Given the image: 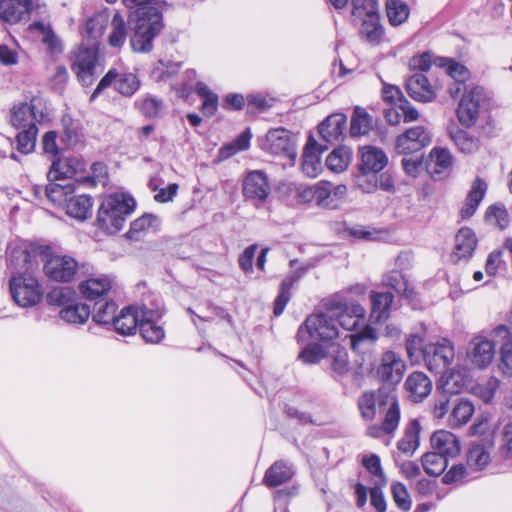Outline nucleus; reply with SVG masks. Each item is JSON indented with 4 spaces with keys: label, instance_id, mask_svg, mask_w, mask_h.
<instances>
[{
    "label": "nucleus",
    "instance_id": "f257e3e1",
    "mask_svg": "<svg viewBox=\"0 0 512 512\" xmlns=\"http://www.w3.org/2000/svg\"><path fill=\"white\" fill-rule=\"evenodd\" d=\"M324 309L307 317L297 333L299 342L308 339L331 341L340 336L337 324L345 331H353L366 315L363 306L355 301L348 302L339 294L328 299Z\"/></svg>",
    "mask_w": 512,
    "mask_h": 512
},
{
    "label": "nucleus",
    "instance_id": "f03ea898",
    "mask_svg": "<svg viewBox=\"0 0 512 512\" xmlns=\"http://www.w3.org/2000/svg\"><path fill=\"white\" fill-rule=\"evenodd\" d=\"M128 9L138 7L134 33L130 40L134 52H149L152 41L162 29V15L155 7H145L149 0H122Z\"/></svg>",
    "mask_w": 512,
    "mask_h": 512
},
{
    "label": "nucleus",
    "instance_id": "7ed1b4c3",
    "mask_svg": "<svg viewBox=\"0 0 512 512\" xmlns=\"http://www.w3.org/2000/svg\"><path fill=\"white\" fill-rule=\"evenodd\" d=\"M21 260L24 263L25 272L11 277L10 290L14 301L22 307H30L38 304L43 296V287L38 279L29 271L37 268L28 252L16 250L12 254V262Z\"/></svg>",
    "mask_w": 512,
    "mask_h": 512
},
{
    "label": "nucleus",
    "instance_id": "20e7f679",
    "mask_svg": "<svg viewBox=\"0 0 512 512\" xmlns=\"http://www.w3.org/2000/svg\"><path fill=\"white\" fill-rule=\"evenodd\" d=\"M135 208V201L125 193H114L102 201L98 213L99 226L108 233H116L122 229L124 222Z\"/></svg>",
    "mask_w": 512,
    "mask_h": 512
},
{
    "label": "nucleus",
    "instance_id": "39448f33",
    "mask_svg": "<svg viewBox=\"0 0 512 512\" xmlns=\"http://www.w3.org/2000/svg\"><path fill=\"white\" fill-rule=\"evenodd\" d=\"M48 111L41 97H33L29 102L15 105L11 110V124L16 129L36 128L37 123L47 120Z\"/></svg>",
    "mask_w": 512,
    "mask_h": 512
},
{
    "label": "nucleus",
    "instance_id": "423d86ee",
    "mask_svg": "<svg viewBox=\"0 0 512 512\" xmlns=\"http://www.w3.org/2000/svg\"><path fill=\"white\" fill-rule=\"evenodd\" d=\"M486 100V92L481 86H465L457 108L459 122L467 128L474 126L479 119L481 106Z\"/></svg>",
    "mask_w": 512,
    "mask_h": 512
},
{
    "label": "nucleus",
    "instance_id": "0eeeda50",
    "mask_svg": "<svg viewBox=\"0 0 512 512\" xmlns=\"http://www.w3.org/2000/svg\"><path fill=\"white\" fill-rule=\"evenodd\" d=\"M361 463L374 485L370 489V504L377 512H385L387 504L381 488L386 485L387 478L380 457L376 454H365L362 456Z\"/></svg>",
    "mask_w": 512,
    "mask_h": 512
},
{
    "label": "nucleus",
    "instance_id": "6e6552de",
    "mask_svg": "<svg viewBox=\"0 0 512 512\" xmlns=\"http://www.w3.org/2000/svg\"><path fill=\"white\" fill-rule=\"evenodd\" d=\"M78 270V262L69 255L43 252V272L50 280L66 283L74 279Z\"/></svg>",
    "mask_w": 512,
    "mask_h": 512
},
{
    "label": "nucleus",
    "instance_id": "1a4fd4ad",
    "mask_svg": "<svg viewBox=\"0 0 512 512\" xmlns=\"http://www.w3.org/2000/svg\"><path fill=\"white\" fill-rule=\"evenodd\" d=\"M455 358L453 343L447 338L430 342L424 349V363L434 373H443Z\"/></svg>",
    "mask_w": 512,
    "mask_h": 512
},
{
    "label": "nucleus",
    "instance_id": "9d476101",
    "mask_svg": "<svg viewBox=\"0 0 512 512\" xmlns=\"http://www.w3.org/2000/svg\"><path fill=\"white\" fill-rule=\"evenodd\" d=\"M110 85H113L114 89L122 96L132 97L139 90L141 81L135 73L118 72L116 69H110L98 83L91 99H95Z\"/></svg>",
    "mask_w": 512,
    "mask_h": 512
},
{
    "label": "nucleus",
    "instance_id": "9b49d317",
    "mask_svg": "<svg viewBox=\"0 0 512 512\" xmlns=\"http://www.w3.org/2000/svg\"><path fill=\"white\" fill-rule=\"evenodd\" d=\"M262 147L271 154L280 155L292 161L297 155L295 136L284 128L270 130Z\"/></svg>",
    "mask_w": 512,
    "mask_h": 512
},
{
    "label": "nucleus",
    "instance_id": "f8f14e48",
    "mask_svg": "<svg viewBox=\"0 0 512 512\" xmlns=\"http://www.w3.org/2000/svg\"><path fill=\"white\" fill-rule=\"evenodd\" d=\"M431 142V132L423 126H415L396 138L395 149L399 154H412L427 147Z\"/></svg>",
    "mask_w": 512,
    "mask_h": 512
},
{
    "label": "nucleus",
    "instance_id": "ddd939ff",
    "mask_svg": "<svg viewBox=\"0 0 512 512\" xmlns=\"http://www.w3.org/2000/svg\"><path fill=\"white\" fill-rule=\"evenodd\" d=\"M97 62V49L80 46L72 56V69L83 85H90L94 80V70Z\"/></svg>",
    "mask_w": 512,
    "mask_h": 512
},
{
    "label": "nucleus",
    "instance_id": "4468645a",
    "mask_svg": "<svg viewBox=\"0 0 512 512\" xmlns=\"http://www.w3.org/2000/svg\"><path fill=\"white\" fill-rule=\"evenodd\" d=\"M494 341L497 340L492 335L491 338H488L479 334L472 338L468 346L467 356L474 366L484 369L492 363L495 356Z\"/></svg>",
    "mask_w": 512,
    "mask_h": 512
},
{
    "label": "nucleus",
    "instance_id": "2eb2a0df",
    "mask_svg": "<svg viewBox=\"0 0 512 512\" xmlns=\"http://www.w3.org/2000/svg\"><path fill=\"white\" fill-rule=\"evenodd\" d=\"M406 371L405 361L394 351H385L376 369L377 376L383 382L398 384Z\"/></svg>",
    "mask_w": 512,
    "mask_h": 512
},
{
    "label": "nucleus",
    "instance_id": "dca6fc26",
    "mask_svg": "<svg viewBox=\"0 0 512 512\" xmlns=\"http://www.w3.org/2000/svg\"><path fill=\"white\" fill-rule=\"evenodd\" d=\"M270 194L267 176L262 171H251L243 182V195L250 200L263 202Z\"/></svg>",
    "mask_w": 512,
    "mask_h": 512
},
{
    "label": "nucleus",
    "instance_id": "f3484780",
    "mask_svg": "<svg viewBox=\"0 0 512 512\" xmlns=\"http://www.w3.org/2000/svg\"><path fill=\"white\" fill-rule=\"evenodd\" d=\"M434 452L445 457L454 458L460 454L461 446L458 437L448 430L435 431L430 438Z\"/></svg>",
    "mask_w": 512,
    "mask_h": 512
},
{
    "label": "nucleus",
    "instance_id": "a211bd4d",
    "mask_svg": "<svg viewBox=\"0 0 512 512\" xmlns=\"http://www.w3.org/2000/svg\"><path fill=\"white\" fill-rule=\"evenodd\" d=\"M406 90L411 98L419 102H431L437 95V87L431 85L421 73H416L407 80Z\"/></svg>",
    "mask_w": 512,
    "mask_h": 512
},
{
    "label": "nucleus",
    "instance_id": "6ab92c4d",
    "mask_svg": "<svg viewBox=\"0 0 512 512\" xmlns=\"http://www.w3.org/2000/svg\"><path fill=\"white\" fill-rule=\"evenodd\" d=\"M492 336L501 343L500 369L506 376L512 377V333L505 325H499L492 331Z\"/></svg>",
    "mask_w": 512,
    "mask_h": 512
},
{
    "label": "nucleus",
    "instance_id": "aec40b11",
    "mask_svg": "<svg viewBox=\"0 0 512 512\" xmlns=\"http://www.w3.org/2000/svg\"><path fill=\"white\" fill-rule=\"evenodd\" d=\"M142 310L147 309L132 306L123 308L114 319L113 326L115 331L122 335L134 334L137 328H140Z\"/></svg>",
    "mask_w": 512,
    "mask_h": 512
},
{
    "label": "nucleus",
    "instance_id": "412c9836",
    "mask_svg": "<svg viewBox=\"0 0 512 512\" xmlns=\"http://www.w3.org/2000/svg\"><path fill=\"white\" fill-rule=\"evenodd\" d=\"M160 314L153 310H142V321L140 322V334L146 342L159 343L165 335L162 326L157 324Z\"/></svg>",
    "mask_w": 512,
    "mask_h": 512
},
{
    "label": "nucleus",
    "instance_id": "4be33fe9",
    "mask_svg": "<svg viewBox=\"0 0 512 512\" xmlns=\"http://www.w3.org/2000/svg\"><path fill=\"white\" fill-rule=\"evenodd\" d=\"M475 412V406L467 398H458L452 403L451 411L447 417L450 428H460L466 425Z\"/></svg>",
    "mask_w": 512,
    "mask_h": 512
},
{
    "label": "nucleus",
    "instance_id": "5701e85b",
    "mask_svg": "<svg viewBox=\"0 0 512 512\" xmlns=\"http://www.w3.org/2000/svg\"><path fill=\"white\" fill-rule=\"evenodd\" d=\"M476 245L477 238L475 233L470 228H461L455 237V248L452 255L454 261L471 257Z\"/></svg>",
    "mask_w": 512,
    "mask_h": 512
},
{
    "label": "nucleus",
    "instance_id": "b1692460",
    "mask_svg": "<svg viewBox=\"0 0 512 512\" xmlns=\"http://www.w3.org/2000/svg\"><path fill=\"white\" fill-rule=\"evenodd\" d=\"M361 151L360 170L378 173L386 167L388 157L383 150L375 146H364Z\"/></svg>",
    "mask_w": 512,
    "mask_h": 512
},
{
    "label": "nucleus",
    "instance_id": "393cba45",
    "mask_svg": "<svg viewBox=\"0 0 512 512\" xmlns=\"http://www.w3.org/2000/svg\"><path fill=\"white\" fill-rule=\"evenodd\" d=\"M372 304L370 321L378 323L387 320L393 302V295L389 292H372L370 294Z\"/></svg>",
    "mask_w": 512,
    "mask_h": 512
},
{
    "label": "nucleus",
    "instance_id": "a878e982",
    "mask_svg": "<svg viewBox=\"0 0 512 512\" xmlns=\"http://www.w3.org/2000/svg\"><path fill=\"white\" fill-rule=\"evenodd\" d=\"M83 164L76 158H58L53 161L47 173L49 180H59L72 178L78 170L82 169Z\"/></svg>",
    "mask_w": 512,
    "mask_h": 512
},
{
    "label": "nucleus",
    "instance_id": "bb28decb",
    "mask_svg": "<svg viewBox=\"0 0 512 512\" xmlns=\"http://www.w3.org/2000/svg\"><path fill=\"white\" fill-rule=\"evenodd\" d=\"M405 387L410 396L416 400H422L427 397L432 390V382L423 372L411 373L405 382Z\"/></svg>",
    "mask_w": 512,
    "mask_h": 512
},
{
    "label": "nucleus",
    "instance_id": "cd10ccee",
    "mask_svg": "<svg viewBox=\"0 0 512 512\" xmlns=\"http://www.w3.org/2000/svg\"><path fill=\"white\" fill-rule=\"evenodd\" d=\"M346 122L343 114L330 115L319 125V134L327 142L336 141L343 135Z\"/></svg>",
    "mask_w": 512,
    "mask_h": 512
},
{
    "label": "nucleus",
    "instance_id": "c85d7f7f",
    "mask_svg": "<svg viewBox=\"0 0 512 512\" xmlns=\"http://www.w3.org/2000/svg\"><path fill=\"white\" fill-rule=\"evenodd\" d=\"M487 190V184L481 178H476L470 192L467 195L466 202L461 208L460 214L463 219L472 217L482 201Z\"/></svg>",
    "mask_w": 512,
    "mask_h": 512
},
{
    "label": "nucleus",
    "instance_id": "c756f323",
    "mask_svg": "<svg viewBox=\"0 0 512 512\" xmlns=\"http://www.w3.org/2000/svg\"><path fill=\"white\" fill-rule=\"evenodd\" d=\"M320 154L317 143L310 140L302 155V170L306 176L315 178L322 171Z\"/></svg>",
    "mask_w": 512,
    "mask_h": 512
},
{
    "label": "nucleus",
    "instance_id": "7c9ffc66",
    "mask_svg": "<svg viewBox=\"0 0 512 512\" xmlns=\"http://www.w3.org/2000/svg\"><path fill=\"white\" fill-rule=\"evenodd\" d=\"M303 268H295V270L286 276V278L282 281L280 287V293L275 300L274 303V314L275 316H279L285 309L288 301L291 296V288L295 282H297L303 275Z\"/></svg>",
    "mask_w": 512,
    "mask_h": 512
},
{
    "label": "nucleus",
    "instance_id": "2f4dec72",
    "mask_svg": "<svg viewBox=\"0 0 512 512\" xmlns=\"http://www.w3.org/2000/svg\"><path fill=\"white\" fill-rule=\"evenodd\" d=\"M65 210L67 215L78 220H85L91 214L92 199L88 195L69 196Z\"/></svg>",
    "mask_w": 512,
    "mask_h": 512
},
{
    "label": "nucleus",
    "instance_id": "473e14b6",
    "mask_svg": "<svg viewBox=\"0 0 512 512\" xmlns=\"http://www.w3.org/2000/svg\"><path fill=\"white\" fill-rule=\"evenodd\" d=\"M294 475L292 466L285 462H275L265 473L263 482L268 487H277L289 481Z\"/></svg>",
    "mask_w": 512,
    "mask_h": 512
},
{
    "label": "nucleus",
    "instance_id": "72a5a7b5",
    "mask_svg": "<svg viewBox=\"0 0 512 512\" xmlns=\"http://www.w3.org/2000/svg\"><path fill=\"white\" fill-rule=\"evenodd\" d=\"M112 286L109 277L102 276L98 278H89L80 283L79 289L81 293L89 300L96 299L105 295Z\"/></svg>",
    "mask_w": 512,
    "mask_h": 512
},
{
    "label": "nucleus",
    "instance_id": "f704fd0d",
    "mask_svg": "<svg viewBox=\"0 0 512 512\" xmlns=\"http://www.w3.org/2000/svg\"><path fill=\"white\" fill-rule=\"evenodd\" d=\"M453 157L445 148H433L429 154L428 169L432 174H443L452 168Z\"/></svg>",
    "mask_w": 512,
    "mask_h": 512
},
{
    "label": "nucleus",
    "instance_id": "c9c22d12",
    "mask_svg": "<svg viewBox=\"0 0 512 512\" xmlns=\"http://www.w3.org/2000/svg\"><path fill=\"white\" fill-rule=\"evenodd\" d=\"M30 28L38 34L41 42L47 46L49 51L52 53H60L62 51L61 40L55 34L50 24L35 22L31 24Z\"/></svg>",
    "mask_w": 512,
    "mask_h": 512
},
{
    "label": "nucleus",
    "instance_id": "e433bc0d",
    "mask_svg": "<svg viewBox=\"0 0 512 512\" xmlns=\"http://www.w3.org/2000/svg\"><path fill=\"white\" fill-rule=\"evenodd\" d=\"M350 148L340 146L335 148L326 158L327 168L334 173L344 172L351 162Z\"/></svg>",
    "mask_w": 512,
    "mask_h": 512
},
{
    "label": "nucleus",
    "instance_id": "4c0bfd02",
    "mask_svg": "<svg viewBox=\"0 0 512 512\" xmlns=\"http://www.w3.org/2000/svg\"><path fill=\"white\" fill-rule=\"evenodd\" d=\"M60 318L71 324H83L90 316V308L84 303L66 305L59 312Z\"/></svg>",
    "mask_w": 512,
    "mask_h": 512
},
{
    "label": "nucleus",
    "instance_id": "58836bf2",
    "mask_svg": "<svg viewBox=\"0 0 512 512\" xmlns=\"http://www.w3.org/2000/svg\"><path fill=\"white\" fill-rule=\"evenodd\" d=\"M420 425L413 420L406 427L404 436L398 442V449L405 454H413L419 447Z\"/></svg>",
    "mask_w": 512,
    "mask_h": 512
},
{
    "label": "nucleus",
    "instance_id": "ea45409f",
    "mask_svg": "<svg viewBox=\"0 0 512 512\" xmlns=\"http://www.w3.org/2000/svg\"><path fill=\"white\" fill-rule=\"evenodd\" d=\"M127 32L124 17L121 13L116 12L110 22L109 45L115 48L121 47L126 41Z\"/></svg>",
    "mask_w": 512,
    "mask_h": 512
},
{
    "label": "nucleus",
    "instance_id": "a19ab883",
    "mask_svg": "<svg viewBox=\"0 0 512 512\" xmlns=\"http://www.w3.org/2000/svg\"><path fill=\"white\" fill-rule=\"evenodd\" d=\"M441 388L446 394H457L466 385V376L458 369L444 371L440 379Z\"/></svg>",
    "mask_w": 512,
    "mask_h": 512
},
{
    "label": "nucleus",
    "instance_id": "79ce46f5",
    "mask_svg": "<svg viewBox=\"0 0 512 512\" xmlns=\"http://www.w3.org/2000/svg\"><path fill=\"white\" fill-rule=\"evenodd\" d=\"M450 138L458 150L463 154H472L480 148L479 138L470 135L468 132L456 129L450 133Z\"/></svg>",
    "mask_w": 512,
    "mask_h": 512
},
{
    "label": "nucleus",
    "instance_id": "37998d69",
    "mask_svg": "<svg viewBox=\"0 0 512 512\" xmlns=\"http://www.w3.org/2000/svg\"><path fill=\"white\" fill-rule=\"evenodd\" d=\"M355 23L360 25L361 35L372 44L378 43L383 36V27L380 24L379 15L365 18Z\"/></svg>",
    "mask_w": 512,
    "mask_h": 512
},
{
    "label": "nucleus",
    "instance_id": "c03bdc74",
    "mask_svg": "<svg viewBox=\"0 0 512 512\" xmlns=\"http://www.w3.org/2000/svg\"><path fill=\"white\" fill-rule=\"evenodd\" d=\"M491 461L489 449L482 444H474L467 453L468 466L476 471L483 470Z\"/></svg>",
    "mask_w": 512,
    "mask_h": 512
},
{
    "label": "nucleus",
    "instance_id": "a18cd8bd",
    "mask_svg": "<svg viewBox=\"0 0 512 512\" xmlns=\"http://www.w3.org/2000/svg\"><path fill=\"white\" fill-rule=\"evenodd\" d=\"M421 461L423 469L431 476L441 475L448 465L447 457L434 451L425 453L422 456Z\"/></svg>",
    "mask_w": 512,
    "mask_h": 512
},
{
    "label": "nucleus",
    "instance_id": "49530a36",
    "mask_svg": "<svg viewBox=\"0 0 512 512\" xmlns=\"http://www.w3.org/2000/svg\"><path fill=\"white\" fill-rule=\"evenodd\" d=\"M372 128V119L365 109L356 107L352 118L350 134L353 137L367 134Z\"/></svg>",
    "mask_w": 512,
    "mask_h": 512
},
{
    "label": "nucleus",
    "instance_id": "de8ad7c7",
    "mask_svg": "<svg viewBox=\"0 0 512 512\" xmlns=\"http://www.w3.org/2000/svg\"><path fill=\"white\" fill-rule=\"evenodd\" d=\"M109 23L108 15L104 12L97 13L90 17L85 23V34L93 41H97L104 33Z\"/></svg>",
    "mask_w": 512,
    "mask_h": 512
},
{
    "label": "nucleus",
    "instance_id": "09e8293b",
    "mask_svg": "<svg viewBox=\"0 0 512 512\" xmlns=\"http://www.w3.org/2000/svg\"><path fill=\"white\" fill-rule=\"evenodd\" d=\"M377 15H379L377 0H352V18L354 22Z\"/></svg>",
    "mask_w": 512,
    "mask_h": 512
},
{
    "label": "nucleus",
    "instance_id": "8fccbe9b",
    "mask_svg": "<svg viewBox=\"0 0 512 512\" xmlns=\"http://www.w3.org/2000/svg\"><path fill=\"white\" fill-rule=\"evenodd\" d=\"M195 90L196 93L203 99L202 112L206 116H213L218 109V96L214 92H212L209 89V87L203 82H197Z\"/></svg>",
    "mask_w": 512,
    "mask_h": 512
},
{
    "label": "nucleus",
    "instance_id": "3c124183",
    "mask_svg": "<svg viewBox=\"0 0 512 512\" xmlns=\"http://www.w3.org/2000/svg\"><path fill=\"white\" fill-rule=\"evenodd\" d=\"M386 12L390 24L398 26L407 20L409 7L400 0H388L386 2Z\"/></svg>",
    "mask_w": 512,
    "mask_h": 512
},
{
    "label": "nucleus",
    "instance_id": "603ef678",
    "mask_svg": "<svg viewBox=\"0 0 512 512\" xmlns=\"http://www.w3.org/2000/svg\"><path fill=\"white\" fill-rule=\"evenodd\" d=\"M11 2L6 11V22L16 23L29 14L32 9L31 0H6Z\"/></svg>",
    "mask_w": 512,
    "mask_h": 512
},
{
    "label": "nucleus",
    "instance_id": "864d4df0",
    "mask_svg": "<svg viewBox=\"0 0 512 512\" xmlns=\"http://www.w3.org/2000/svg\"><path fill=\"white\" fill-rule=\"evenodd\" d=\"M388 405V410L385 415V419L383 422V429L385 433L393 432L400 420V412L398 402L394 397H387L385 401L380 403L381 405Z\"/></svg>",
    "mask_w": 512,
    "mask_h": 512
},
{
    "label": "nucleus",
    "instance_id": "5fc2aeb1",
    "mask_svg": "<svg viewBox=\"0 0 512 512\" xmlns=\"http://www.w3.org/2000/svg\"><path fill=\"white\" fill-rule=\"evenodd\" d=\"M73 191L72 185L62 186L57 183H50L46 186L45 194L52 203L65 206L69 196L73 194Z\"/></svg>",
    "mask_w": 512,
    "mask_h": 512
},
{
    "label": "nucleus",
    "instance_id": "6e6d98bb",
    "mask_svg": "<svg viewBox=\"0 0 512 512\" xmlns=\"http://www.w3.org/2000/svg\"><path fill=\"white\" fill-rule=\"evenodd\" d=\"M426 345L424 335L419 333H410L407 335L405 350L409 360L413 362L418 358L419 354L424 358V349H426Z\"/></svg>",
    "mask_w": 512,
    "mask_h": 512
},
{
    "label": "nucleus",
    "instance_id": "4d7b16f0",
    "mask_svg": "<svg viewBox=\"0 0 512 512\" xmlns=\"http://www.w3.org/2000/svg\"><path fill=\"white\" fill-rule=\"evenodd\" d=\"M62 122L64 126L62 141L68 147L76 146L83 136L80 124L69 117H64Z\"/></svg>",
    "mask_w": 512,
    "mask_h": 512
},
{
    "label": "nucleus",
    "instance_id": "13d9d810",
    "mask_svg": "<svg viewBox=\"0 0 512 512\" xmlns=\"http://www.w3.org/2000/svg\"><path fill=\"white\" fill-rule=\"evenodd\" d=\"M440 66L444 67L446 73L457 82L464 83L470 79V71L463 64L453 59H441Z\"/></svg>",
    "mask_w": 512,
    "mask_h": 512
},
{
    "label": "nucleus",
    "instance_id": "bf43d9fd",
    "mask_svg": "<svg viewBox=\"0 0 512 512\" xmlns=\"http://www.w3.org/2000/svg\"><path fill=\"white\" fill-rule=\"evenodd\" d=\"M384 285L394 289L397 293L410 297L412 291L409 289L406 279L398 270L390 271L383 277Z\"/></svg>",
    "mask_w": 512,
    "mask_h": 512
},
{
    "label": "nucleus",
    "instance_id": "052dcab7",
    "mask_svg": "<svg viewBox=\"0 0 512 512\" xmlns=\"http://www.w3.org/2000/svg\"><path fill=\"white\" fill-rule=\"evenodd\" d=\"M134 105L142 114L147 117L159 116L163 108L162 100L153 96H146L138 99Z\"/></svg>",
    "mask_w": 512,
    "mask_h": 512
},
{
    "label": "nucleus",
    "instance_id": "680f3d73",
    "mask_svg": "<svg viewBox=\"0 0 512 512\" xmlns=\"http://www.w3.org/2000/svg\"><path fill=\"white\" fill-rule=\"evenodd\" d=\"M17 135V148L23 154L31 153L36 145L38 128L20 129Z\"/></svg>",
    "mask_w": 512,
    "mask_h": 512
},
{
    "label": "nucleus",
    "instance_id": "e2e57ef3",
    "mask_svg": "<svg viewBox=\"0 0 512 512\" xmlns=\"http://www.w3.org/2000/svg\"><path fill=\"white\" fill-rule=\"evenodd\" d=\"M377 398L373 392H364L358 401V406L362 417L366 420H372L376 415Z\"/></svg>",
    "mask_w": 512,
    "mask_h": 512
},
{
    "label": "nucleus",
    "instance_id": "0e129e2a",
    "mask_svg": "<svg viewBox=\"0 0 512 512\" xmlns=\"http://www.w3.org/2000/svg\"><path fill=\"white\" fill-rule=\"evenodd\" d=\"M391 493L396 506L403 511L411 508V497L406 486L400 482L391 485Z\"/></svg>",
    "mask_w": 512,
    "mask_h": 512
},
{
    "label": "nucleus",
    "instance_id": "69168bd1",
    "mask_svg": "<svg viewBox=\"0 0 512 512\" xmlns=\"http://www.w3.org/2000/svg\"><path fill=\"white\" fill-rule=\"evenodd\" d=\"M251 134L248 130L241 133L232 143L224 146L220 150L223 157H230L239 151L246 150L249 147Z\"/></svg>",
    "mask_w": 512,
    "mask_h": 512
},
{
    "label": "nucleus",
    "instance_id": "338daca9",
    "mask_svg": "<svg viewBox=\"0 0 512 512\" xmlns=\"http://www.w3.org/2000/svg\"><path fill=\"white\" fill-rule=\"evenodd\" d=\"M498 388L499 380L491 377L487 381L475 385L473 387V393L484 402H490Z\"/></svg>",
    "mask_w": 512,
    "mask_h": 512
},
{
    "label": "nucleus",
    "instance_id": "774afa93",
    "mask_svg": "<svg viewBox=\"0 0 512 512\" xmlns=\"http://www.w3.org/2000/svg\"><path fill=\"white\" fill-rule=\"evenodd\" d=\"M377 173L372 171L361 170L360 174L356 177L357 187L364 193H373L378 187V176Z\"/></svg>",
    "mask_w": 512,
    "mask_h": 512
}]
</instances>
